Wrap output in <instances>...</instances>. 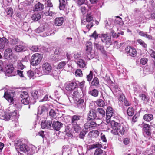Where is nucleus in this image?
I'll return each mask as SVG.
<instances>
[{"label":"nucleus","instance_id":"obj_23","mask_svg":"<svg viewBox=\"0 0 155 155\" xmlns=\"http://www.w3.org/2000/svg\"><path fill=\"white\" fill-rule=\"evenodd\" d=\"M138 34L142 37H146L147 39L149 40H153V38L152 36L148 35L147 32H144L141 30H139L137 31Z\"/></svg>","mask_w":155,"mask_h":155},{"label":"nucleus","instance_id":"obj_48","mask_svg":"<svg viewBox=\"0 0 155 155\" xmlns=\"http://www.w3.org/2000/svg\"><path fill=\"white\" fill-rule=\"evenodd\" d=\"M96 112H97V113H98L100 114L101 116L103 117L104 116H105V112L104 110L101 108H98L96 110Z\"/></svg>","mask_w":155,"mask_h":155},{"label":"nucleus","instance_id":"obj_61","mask_svg":"<svg viewBox=\"0 0 155 155\" xmlns=\"http://www.w3.org/2000/svg\"><path fill=\"white\" fill-rule=\"evenodd\" d=\"M29 48L31 50L35 52L38 51L39 50V48L35 46H33L31 47H30Z\"/></svg>","mask_w":155,"mask_h":155},{"label":"nucleus","instance_id":"obj_59","mask_svg":"<svg viewBox=\"0 0 155 155\" xmlns=\"http://www.w3.org/2000/svg\"><path fill=\"white\" fill-rule=\"evenodd\" d=\"M75 74L76 76H81L82 75V71L80 69H77L75 72Z\"/></svg>","mask_w":155,"mask_h":155},{"label":"nucleus","instance_id":"obj_26","mask_svg":"<svg viewBox=\"0 0 155 155\" xmlns=\"http://www.w3.org/2000/svg\"><path fill=\"white\" fill-rule=\"evenodd\" d=\"M128 130L127 126L126 125H120V128L118 131V133L119 132L121 135H124L126 134Z\"/></svg>","mask_w":155,"mask_h":155},{"label":"nucleus","instance_id":"obj_46","mask_svg":"<svg viewBox=\"0 0 155 155\" xmlns=\"http://www.w3.org/2000/svg\"><path fill=\"white\" fill-rule=\"evenodd\" d=\"M31 95L32 97L35 99H37L38 98V92L37 91H33L31 93Z\"/></svg>","mask_w":155,"mask_h":155},{"label":"nucleus","instance_id":"obj_2","mask_svg":"<svg viewBox=\"0 0 155 155\" xmlns=\"http://www.w3.org/2000/svg\"><path fill=\"white\" fill-rule=\"evenodd\" d=\"M97 33L96 31H95L91 35V37L94 38L95 40L99 37L101 39V42L102 43H105L106 45H111L112 42L110 37L108 36L107 34H101L99 35Z\"/></svg>","mask_w":155,"mask_h":155},{"label":"nucleus","instance_id":"obj_39","mask_svg":"<svg viewBox=\"0 0 155 155\" xmlns=\"http://www.w3.org/2000/svg\"><path fill=\"white\" fill-rule=\"evenodd\" d=\"M114 114V110L113 108L110 107H107L106 110V114L108 116H113Z\"/></svg>","mask_w":155,"mask_h":155},{"label":"nucleus","instance_id":"obj_4","mask_svg":"<svg viewBox=\"0 0 155 155\" xmlns=\"http://www.w3.org/2000/svg\"><path fill=\"white\" fill-rule=\"evenodd\" d=\"M81 118V116L78 115H74L71 117L72 128L76 132H78L81 128L79 123Z\"/></svg>","mask_w":155,"mask_h":155},{"label":"nucleus","instance_id":"obj_45","mask_svg":"<svg viewBox=\"0 0 155 155\" xmlns=\"http://www.w3.org/2000/svg\"><path fill=\"white\" fill-rule=\"evenodd\" d=\"M139 97L141 98V100L145 102H147L149 98L148 97L144 94H140L139 95Z\"/></svg>","mask_w":155,"mask_h":155},{"label":"nucleus","instance_id":"obj_54","mask_svg":"<svg viewBox=\"0 0 155 155\" xmlns=\"http://www.w3.org/2000/svg\"><path fill=\"white\" fill-rule=\"evenodd\" d=\"M137 42L144 48L147 47V44L145 43L144 41L140 39H138L137 40Z\"/></svg>","mask_w":155,"mask_h":155},{"label":"nucleus","instance_id":"obj_13","mask_svg":"<svg viewBox=\"0 0 155 155\" xmlns=\"http://www.w3.org/2000/svg\"><path fill=\"white\" fill-rule=\"evenodd\" d=\"M17 74L21 78L24 77L23 71L17 70L14 68L13 65L10 64V77L15 76Z\"/></svg>","mask_w":155,"mask_h":155},{"label":"nucleus","instance_id":"obj_64","mask_svg":"<svg viewBox=\"0 0 155 155\" xmlns=\"http://www.w3.org/2000/svg\"><path fill=\"white\" fill-rule=\"evenodd\" d=\"M147 62V59L146 58H141L140 61V63L143 65L145 64Z\"/></svg>","mask_w":155,"mask_h":155},{"label":"nucleus","instance_id":"obj_22","mask_svg":"<svg viewBox=\"0 0 155 155\" xmlns=\"http://www.w3.org/2000/svg\"><path fill=\"white\" fill-rule=\"evenodd\" d=\"M0 118L5 120H8L10 119V112L9 110H6L4 111V114H0Z\"/></svg>","mask_w":155,"mask_h":155},{"label":"nucleus","instance_id":"obj_42","mask_svg":"<svg viewBox=\"0 0 155 155\" xmlns=\"http://www.w3.org/2000/svg\"><path fill=\"white\" fill-rule=\"evenodd\" d=\"M20 97L21 98L23 99L28 98V95L27 92L25 91H21Z\"/></svg>","mask_w":155,"mask_h":155},{"label":"nucleus","instance_id":"obj_41","mask_svg":"<svg viewBox=\"0 0 155 155\" xmlns=\"http://www.w3.org/2000/svg\"><path fill=\"white\" fill-rule=\"evenodd\" d=\"M96 103L100 107H103L105 104V103L103 100L101 99H99L97 100L96 101Z\"/></svg>","mask_w":155,"mask_h":155},{"label":"nucleus","instance_id":"obj_51","mask_svg":"<svg viewBox=\"0 0 155 155\" xmlns=\"http://www.w3.org/2000/svg\"><path fill=\"white\" fill-rule=\"evenodd\" d=\"M5 72L6 76L8 77L10 76V67L8 65L5 68Z\"/></svg>","mask_w":155,"mask_h":155},{"label":"nucleus","instance_id":"obj_8","mask_svg":"<svg viewBox=\"0 0 155 155\" xmlns=\"http://www.w3.org/2000/svg\"><path fill=\"white\" fill-rule=\"evenodd\" d=\"M110 125L112 130H111V132L114 135L118 134V131L120 128V124L112 120L110 122Z\"/></svg>","mask_w":155,"mask_h":155},{"label":"nucleus","instance_id":"obj_32","mask_svg":"<svg viewBox=\"0 0 155 155\" xmlns=\"http://www.w3.org/2000/svg\"><path fill=\"white\" fill-rule=\"evenodd\" d=\"M64 21L63 18H57L55 20L54 24L57 26H61L63 24Z\"/></svg>","mask_w":155,"mask_h":155},{"label":"nucleus","instance_id":"obj_6","mask_svg":"<svg viewBox=\"0 0 155 155\" xmlns=\"http://www.w3.org/2000/svg\"><path fill=\"white\" fill-rule=\"evenodd\" d=\"M42 57V55L38 53L33 55L31 56L30 61L31 65L33 66H36L38 65L41 62Z\"/></svg>","mask_w":155,"mask_h":155},{"label":"nucleus","instance_id":"obj_10","mask_svg":"<svg viewBox=\"0 0 155 155\" xmlns=\"http://www.w3.org/2000/svg\"><path fill=\"white\" fill-rule=\"evenodd\" d=\"M141 126L143 127V132L147 136H150L151 133L152 128L153 127L146 124H142Z\"/></svg>","mask_w":155,"mask_h":155},{"label":"nucleus","instance_id":"obj_1","mask_svg":"<svg viewBox=\"0 0 155 155\" xmlns=\"http://www.w3.org/2000/svg\"><path fill=\"white\" fill-rule=\"evenodd\" d=\"M23 141V140H18L15 141L14 144L18 153V155H24L23 153L20 152L19 151L21 152L26 155H31L34 153L35 151L25 144Z\"/></svg>","mask_w":155,"mask_h":155},{"label":"nucleus","instance_id":"obj_27","mask_svg":"<svg viewBox=\"0 0 155 155\" xmlns=\"http://www.w3.org/2000/svg\"><path fill=\"white\" fill-rule=\"evenodd\" d=\"M48 107V106L47 104L39 106L38 109V113L39 114H41L43 112L47 110Z\"/></svg>","mask_w":155,"mask_h":155},{"label":"nucleus","instance_id":"obj_57","mask_svg":"<svg viewBox=\"0 0 155 155\" xmlns=\"http://www.w3.org/2000/svg\"><path fill=\"white\" fill-rule=\"evenodd\" d=\"M29 98H26L22 99L21 100V102L22 104H24V105H27L29 103Z\"/></svg>","mask_w":155,"mask_h":155},{"label":"nucleus","instance_id":"obj_35","mask_svg":"<svg viewBox=\"0 0 155 155\" xmlns=\"http://www.w3.org/2000/svg\"><path fill=\"white\" fill-rule=\"evenodd\" d=\"M31 18L33 20L38 21L41 18V14L38 13H35L32 16Z\"/></svg>","mask_w":155,"mask_h":155},{"label":"nucleus","instance_id":"obj_18","mask_svg":"<svg viewBox=\"0 0 155 155\" xmlns=\"http://www.w3.org/2000/svg\"><path fill=\"white\" fill-rule=\"evenodd\" d=\"M63 125L61 123L58 121H54L52 124V127L54 130L58 131L62 127Z\"/></svg>","mask_w":155,"mask_h":155},{"label":"nucleus","instance_id":"obj_25","mask_svg":"<svg viewBox=\"0 0 155 155\" xmlns=\"http://www.w3.org/2000/svg\"><path fill=\"white\" fill-rule=\"evenodd\" d=\"M78 66L81 68H84L86 66L84 61L81 59H79L75 61Z\"/></svg>","mask_w":155,"mask_h":155},{"label":"nucleus","instance_id":"obj_63","mask_svg":"<svg viewBox=\"0 0 155 155\" xmlns=\"http://www.w3.org/2000/svg\"><path fill=\"white\" fill-rule=\"evenodd\" d=\"M72 95L75 98H79L80 97L79 93L77 91H75L74 92Z\"/></svg>","mask_w":155,"mask_h":155},{"label":"nucleus","instance_id":"obj_21","mask_svg":"<svg viewBox=\"0 0 155 155\" xmlns=\"http://www.w3.org/2000/svg\"><path fill=\"white\" fill-rule=\"evenodd\" d=\"M12 50L10 49V52L15 51L16 52H20L22 51L25 50V47L22 45H19L15 46L14 48H12Z\"/></svg>","mask_w":155,"mask_h":155},{"label":"nucleus","instance_id":"obj_55","mask_svg":"<svg viewBox=\"0 0 155 155\" xmlns=\"http://www.w3.org/2000/svg\"><path fill=\"white\" fill-rule=\"evenodd\" d=\"M18 42L17 38H10V44L15 45Z\"/></svg>","mask_w":155,"mask_h":155},{"label":"nucleus","instance_id":"obj_44","mask_svg":"<svg viewBox=\"0 0 155 155\" xmlns=\"http://www.w3.org/2000/svg\"><path fill=\"white\" fill-rule=\"evenodd\" d=\"M90 122H87L84 125V129L83 130H85L89 131L91 130V127Z\"/></svg>","mask_w":155,"mask_h":155},{"label":"nucleus","instance_id":"obj_33","mask_svg":"<svg viewBox=\"0 0 155 155\" xmlns=\"http://www.w3.org/2000/svg\"><path fill=\"white\" fill-rule=\"evenodd\" d=\"M59 8L60 10H64L67 3V0H59Z\"/></svg>","mask_w":155,"mask_h":155},{"label":"nucleus","instance_id":"obj_16","mask_svg":"<svg viewBox=\"0 0 155 155\" xmlns=\"http://www.w3.org/2000/svg\"><path fill=\"white\" fill-rule=\"evenodd\" d=\"M95 47L97 50H99L102 54H105L106 51L105 50L104 46L101 44V42H98L96 41L94 43Z\"/></svg>","mask_w":155,"mask_h":155},{"label":"nucleus","instance_id":"obj_50","mask_svg":"<svg viewBox=\"0 0 155 155\" xmlns=\"http://www.w3.org/2000/svg\"><path fill=\"white\" fill-rule=\"evenodd\" d=\"M4 57L6 59H8L10 58V49H6L4 52Z\"/></svg>","mask_w":155,"mask_h":155},{"label":"nucleus","instance_id":"obj_37","mask_svg":"<svg viewBox=\"0 0 155 155\" xmlns=\"http://www.w3.org/2000/svg\"><path fill=\"white\" fill-rule=\"evenodd\" d=\"M4 97L8 102H9V100L10 99V90L5 89L4 91Z\"/></svg>","mask_w":155,"mask_h":155},{"label":"nucleus","instance_id":"obj_34","mask_svg":"<svg viewBox=\"0 0 155 155\" xmlns=\"http://www.w3.org/2000/svg\"><path fill=\"white\" fill-rule=\"evenodd\" d=\"M88 93L91 96L95 97H96L98 95L99 91L96 89H94L89 91Z\"/></svg>","mask_w":155,"mask_h":155},{"label":"nucleus","instance_id":"obj_36","mask_svg":"<svg viewBox=\"0 0 155 155\" xmlns=\"http://www.w3.org/2000/svg\"><path fill=\"white\" fill-rule=\"evenodd\" d=\"M133 89L134 91V94L135 95L140 94L142 92L141 89L139 86L136 85L134 87Z\"/></svg>","mask_w":155,"mask_h":155},{"label":"nucleus","instance_id":"obj_29","mask_svg":"<svg viewBox=\"0 0 155 155\" xmlns=\"http://www.w3.org/2000/svg\"><path fill=\"white\" fill-rule=\"evenodd\" d=\"M143 118L145 121L150 122L153 119V115L150 114H146L144 115Z\"/></svg>","mask_w":155,"mask_h":155},{"label":"nucleus","instance_id":"obj_11","mask_svg":"<svg viewBox=\"0 0 155 155\" xmlns=\"http://www.w3.org/2000/svg\"><path fill=\"white\" fill-rule=\"evenodd\" d=\"M42 69L45 74H52V67L50 64L48 62H45L43 64Z\"/></svg>","mask_w":155,"mask_h":155},{"label":"nucleus","instance_id":"obj_47","mask_svg":"<svg viewBox=\"0 0 155 155\" xmlns=\"http://www.w3.org/2000/svg\"><path fill=\"white\" fill-rule=\"evenodd\" d=\"M44 31L45 28L43 26H39L35 30V32L38 33H40Z\"/></svg>","mask_w":155,"mask_h":155},{"label":"nucleus","instance_id":"obj_60","mask_svg":"<svg viewBox=\"0 0 155 155\" xmlns=\"http://www.w3.org/2000/svg\"><path fill=\"white\" fill-rule=\"evenodd\" d=\"M34 72L31 70H29L27 72V75L30 78H32L34 75Z\"/></svg>","mask_w":155,"mask_h":155},{"label":"nucleus","instance_id":"obj_3","mask_svg":"<svg viewBox=\"0 0 155 155\" xmlns=\"http://www.w3.org/2000/svg\"><path fill=\"white\" fill-rule=\"evenodd\" d=\"M16 90L15 88L10 89V105L13 104V107H15L17 109H20L21 108V104L18 102V99L16 95L15 91Z\"/></svg>","mask_w":155,"mask_h":155},{"label":"nucleus","instance_id":"obj_43","mask_svg":"<svg viewBox=\"0 0 155 155\" xmlns=\"http://www.w3.org/2000/svg\"><path fill=\"white\" fill-rule=\"evenodd\" d=\"M116 23L119 24L120 25L122 26L124 24V22L122 18L119 16L117 17V19L115 20Z\"/></svg>","mask_w":155,"mask_h":155},{"label":"nucleus","instance_id":"obj_14","mask_svg":"<svg viewBox=\"0 0 155 155\" xmlns=\"http://www.w3.org/2000/svg\"><path fill=\"white\" fill-rule=\"evenodd\" d=\"M97 117L96 111L94 109H91L89 111L87 115L88 120H93Z\"/></svg>","mask_w":155,"mask_h":155},{"label":"nucleus","instance_id":"obj_62","mask_svg":"<svg viewBox=\"0 0 155 155\" xmlns=\"http://www.w3.org/2000/svg\"><path fill=\"white\" fill-rule=\"evenodd\" d=\"M49 114L51 117H54L56 115V113L53 109H51L49 112Z\"/></svg>","mask_w":155,"mask_h":155},{"label":"nucleus","instance_id":"obj_24","mask_svg":"<svg viewBox=\"0 0 155 155\" xmlns=\"http://www.w3.org/2000/svg\"><path fill=\"white\" fill-rule=\"evenodd\" d=\"M91 86H93L94 88H97L99 87L100 84L99 79L96 78H94L91 84Z\"/></svg>","mask_w":155,"mask_h":155},{"label":"nucleus","instance_id":"obj_19","mask_svg":"<svg viewBox=\"0 0 155 155\" xmlns=\"http://www.w3.org/2000/svg\"><path fill=\"white\" fill-rule=\"evenodd\" d=\"M76 107L80 109L85 108V104L84 98H81L77 101Z\"/></svg>","mask_w":155,"mask_h":155},{"label":"nucleus","instance_id":"obj_56","mask_svg":"<svg viewBox=\"0 0 155 155\" xmlns=\"http://www.w3.org/2000/svg\"><path fill=\"white\" fill-rule=\"evenodd\" d=\"M50 58L52 61H58V56L54 54H51L50 56Z\"/></svg>","mask_w":155,"mask_h":155},{"label":"nucleus","instance_id":"obj_58","mask_svg":"<svg viewBox=\"0 0 155 155\" xmlns=\"http://www.w3.org/2000/svg\"><path fill=\"white\" fill-rule=\"evenodd\" d=\"M92 133H93V136L95 137H98L100 134L99 131L97 130H93Z\"/></svg>","mask_w":155,"mask_h":155},{"label":"nucleus","instance_id":"obj_28","mask_svg":"<svg viewBox=\"0 0 155 155\" xmlns=\"http://www.w3.org/2000/svg\"><path fill=\"white\" fill-rule=\"evenodd\" d=\"M43 7L44 5L43 4L40 2H38L34 6L33 8L34 11H41L43 9Z\"/></svg>","mask_w":155,"mask_h":155},{"label":"nucleus","instance_id":"obj_15","mask_svg":"<svg viewBox=\"0 0 155 155\" xmlns=\"http://www.w3.org/2000/svg\"><path fill=\"white\" fill-rule=\"evenodd\" d=\"M126 53L131 57H134L136 55L137 52L136 49L133 47L127 46L125 49Z\"/></svg>","mask_w":155,"mask_h":155},{"label":"nucleus","instance_id":"obj_17","mask_svg":"<svg viewBox=\"0 0 155 155\" xmlns=\"http://www.w3.org/2000/svg\"><path fill=\"white\" fill-rule=\"evenodd\" d=\"M52 124L51 120H42L41 123V127L42 129L50 128L51 127Z\"/></svg>","mask_w":155,"mask_h":155},{"label":"nucleus","instance_id":"obj_9","mask_svg":"<svg viewBox=\"0 0 155 155\" xmlns=\"http://www.w3.org/2000/svg\"><path fill=\"white\" fill-rule=\"evenodd\" d=\"M102 147V145L98 143L91 145L90 148V149L97 148L95 151L94 155H102L103 150L100 148Z\"/></svg>","mask_w":155,"mask_h":155},{"label":"nucleus","instance_id":"obj_5","mask_svg":"<svg viewBox=\"0 0 155 155\" xmlns=\"http://www.w3.org/2000/svg\"><path fill=\"white\" fill-rule=\"evenodd\" d=\"M93 17L91 13L87 14L86 19L82 20L81 24L86 25V28L89 30L93 25Z\"/></svg>","mask_w":155,"mask_h":155},{"label":"nucleus","instance_id":"obj_53","mask_svg":"<svg viewBox=\"0 0 155 155\" xmlns=\"http://www.w3.org/2000/svg\"><path fill=\"white\" fill-rule=\"evenodd\" d=\"M87 132V131L83 130L79 134V137L82 139H83L85 134Z\"/></svg>","mask_w":155,"mask_h":155},{"label":"nucleus","instance_id":"obj_49","mask_svg":"<svg viewBox=\"0 0 155 155\" xmlns=\"http://www.w3.org/2000/svg\"><path fill=\"white\" fill-rule=\"evenodd\" d=\"M93 77V72L92 71H90L89 74L88 75H87L86 76V79L87 80L89 81L90 82L92 80Z\"/></svg>","mask_w":155,"mask_h":155},{"label":"nucleus","instance_id":"obj_7","mask_svg":"<svg viewBox=\"0 0 155 155\" xmlns=\"http://www.w3.org/2000/svg\"><path fill=\"white\" fill-rule=\"evenodd\" d=\"M86 45V55L89 59H92L94 58L95 54L94 52L92 51V43L91 42H87Z\"/></svg>","mask_w":155,"mask_h":155},{"label":"nucleus","instance_id":"obj_31","mask_svg":"<svg viewBox=\"0 0 155 155\" xmlns=\"http://www.w3.org/2000/svg\"><path fill=\"white\" fill-rule=\"evenodd\" d=\"M65 134L68 137H71L72 135V131L71 128L68 126L65 127Z\"/></svg>","mask_w":155,"mask_h":155},{"label":"nucleus","instance_id":"obj_38","mask_svg":"<svg viewBox=\"0 0 155 155\" xmlns=\"http://www.w3.org/2000/svg\"><path fill=\"white\" fill-rule=\"evenodd\" d=\"M18 119H13L10 121V125L12 128L15 127L18 125Z\"/></svg>","mask_w":155,"mask_h":155},{"label":"nucleus","instance_id":"obj_52","mask_svg":"<svg viewBox=\"0 0 155 155\" xmlns=\"http://www.w3.org/2000/svg\"><path fill=\"white\" fill-rule=\"evenodd\" d=\"M66 64V63L65 61L60 62L58 65V68L60 69L64 68Z\"/></svg>","mask_w":155,"mask_h":155},{"label":"nucleus","instance_id":"obj_30","mask_svg":"<svg viewBox=\"0 0 155 155\" xmlns=\"http://www.w3.org/2000/svg\"><path fill=\"white\" fill-rule=\"evenodd\" d=\"M19 117V115L18 113L16 110H15L13 112L10 113V120L13 119H18Z\"/></svg>","mask_w":155,"mask_h":155},{"label":"nucleus","instance_id":"obj_40","mask_svg":"<svg viewBox=\"0 0 155 155\" xmlns=\"http://www.w3.org/2000/svg\"><path fill=\"white\" fill-rule=\"evenodd\" d=\"M134 113V111L133 107H129L127 110V114L129 116H132Z\"/></svg>","mask_w":155,"mask_h":155},{"label":"nucleus","instance_id":"obj_20","mask_svg":"<svg viewBox=\"0 0 155 155\" xmlns=\"http://www.w3.org/2000/svg\"><path fill=\"white\" fill-rule=\"evenodd\" d=\"M8 40L5 38H0V49H3L5 46L8 45Z\"/></svg>","mask_w":155,"mask_h":155},{"label":"nucleus","instance_id":"obj_12","mask_svg":"<svg viewBox=\"0 0 155 155\" xmlns=\"http://www.w3.org/2000/svg\"><path fill=\"white\" fill-rule=\"evenodd\" d=\"M79 82L78 81L69 82L66 86V89L68 91H71L78 87Z\"/></svg>","mask_w":155,"mask_h":155}]
</instances>
